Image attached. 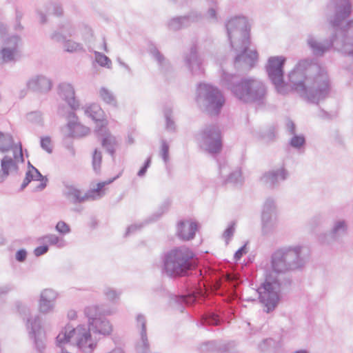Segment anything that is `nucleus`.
Listing matches in <instances>:
<instances>
[{"label":"nucleus","instance_id":"obj_44","mask_svg":"<svg viewBox=\"0 0 353 353\" xmlns=\"http://www.w3.org/2000/svg\"><path fill=\"white\" fill-rule=\"evenodd\" d=\"M305 143V138L303 134H294L289 142V145L296 150H300Z\"/></svg>","mask_w":353,"mask_h":353},{"label":"nucleus","instance_id":"obj_64","mask_svg":"<svg viewBox=\"0 0 353 353\" xmlns=\"http://www.w3.org/2000/svg\"><path fill=\"white\" fill-rule=\"evenodd\" d=\"M286 127H287V129L288 130V132L291 134H296V126H295V124L294 123L291 121V120H289L286 124Z\"/></svg>","mask_w":353,"mask_h":353},{"label":"nucleus","instance_id":"obj_14","mask_svg":"<svg viewBox=\"0 0 353 353\" xmlns=\"http://www.w3.org/2000/svg\"><path fill=\"white\" fill-rule=\"evenodd\" d=\"M227 35L231 48H234L232 39H238L240 41L250 40V27L245 17H235L225 23Z\"/></svg>","mask_w":353,"mask_h":353},{"label":"nucleus","instance_id":"obj_41","mask_svg":"<svg viewBox=\"0 0 353 353\" xmlns=\"http://www.w3.org/2000/svg\"><path fill=\"white\" fill-rule=\"evenodd\" d=\"M21 43V39L19 35L14 34L8 37L4 41V46L18 52V47Z\"/></svg>","mask_w":353,"mask_h":353},{"label":"nucleus","instance_id":"obj_23","mask_svg":"<svg viewBox=\"0 0 353 353\" xmlns=\"http://www.w3.org/2000/svg\"><path fill=\"white\" fill-rule=\"evenodd\" d=\"M68 123L66 125L68 129L69 137L73 138L82 137L90 132V128L81 125L78 121V117L75 112H69L67 115Z\"/></svg>","mask_w":353,"mask_h":353},{"label":"nucleus","instance_id":"obj_19","mask_svg":"<svg viewBox=\"0 0 353 353\" xmlns=\"http://www.w3.org/2000/svg\"><path fill=\"white\" fill-rule=\"evenodd\" d=\"M58 94L64 100L72 110H77L80 101L75 97V91L71 83L62 82L58 85Z\"/></svg>","mask_w":353,"mask_h":353},{"label":"nucleus","instance_id":"obj_26","mask_svg":"<svg viewBox=\"0 0 353 353\" xmlns=\"http://www.w3.org/2000/svg\"><path fill=\"white\" fill-rule=\"evenodd\" d=\"M198 225L194 221H180L177 224L176 234L183 241H189L194 238Z\"/></svg>","mask_w":353,"mask_h":353},{"label":"nucleus","instance_id":"obj_43","mask_svg":"<svg viewBox=\"0 0 353 353\" xmlns=\"http://www.w3.org/2000/svg\"><path fill=\"white\" fill-rule=\"evenodd\" d=\"M276 345L277 342L274 339L268 338L262 341V342L259 345V349L262 352H267L274 349Z\"/></svg>","mask_w":353,"mask_h":353},{"label":"nucleus","instance_id":"obj_25","mask_svg":"<svg viewBox=\"0 0 353 353\" xmlns=\"http://www.w3.org/2000/svg\"><path fill=\"white\" fill-rule=\"evenodd\" d=\"M233 347L232 342L212 340L202 343L199 347L201 353L227 352Z\"/></svg>","mask_w":353,"mask_h":353},{"label":"nucleus","instance_id":"obj_6","mask_svg":"<svg viewBox=\"0 0 353 353\" xmlns=\"http://www.w3.org/2000/svg\"><path fill=\"white\" fill-rule=\"evenodd\" d=\"M318 70H319V65L312 59L299 61L288 75L289 92L293 91L301 97L306 90L311 77Z\"/></svg>","mask_w":353,"mask_h":353},{"label":"nucleus","instance_id":"obj_24","mask_svg":"<svg viewBox=\"0 0 353 353\" xmlns=\"http://www.w3.org/2000/svg\"><path fill=\"white\" fill-rule=\"evenodd\" d=\"M57 293L52 289L43 290L40 295L39 310L42 314H48L53 311Z\"/></svg>","mask_w":353,"mask_h":353},{"label":"nucleus","instance_id":"obj_48","mask_svg":"<svg viewBox=\"0 0 353 353\" xmlns=\"http://www.w3.org/2000/svg\"><path fill=\"white\" fill-rule=\"evenodd\" d=\"M46 12L48 14H53L57 17H60L63 14V8L58 3L50 2L46 6Z\"/></svg>","mask_w":353,"mask_h":353},{"label":"nucleus","instance_id":"obj_29","mask_svg":"<svg viewBox=\"0 0 353 353\" xmlns=\"http://www.w3.org/2000/svg\"><path fill=\"white\" fill-rule=\"evenodd\" d=\"M223 320L220 315L214 311L205 312L196 323L198 327H205L210 325L216 326L220 325Z\"/></svg>","mask_w":353,"mask_h":353},{"label":"nucleus","instance_id":"obj_30","mask_svg":"<svg viewBox=\"0 0 353 353\" xmlns=\"http://www.w3.org/2000/svg\"><path fill=\"white\" fill-rule=\"evenodd\" d=\"M195 299V296L190 292L188 295L172 294L170 296V300L175 303L176 308L180 312H183L185 307L192 305L194 303Z\"/></svg>","mask_w":353,"mask_h":353},{"label":"nucleus","instance_id":"obj_56","mask_svg":"<svg viewBox=\"0 0 353 353\" xmlns=\"http://www.w3.org/2000/svg\"><path fill=\"white\" fill-rule=\"evenodd\" d=\"M51 140L49 137H45L41 138V147L43 150H46L48 153L50 154L52 152V149L50 147Z\"/></svg>","mask_w":353,"mask_h":353},{"label":"nucleus","instance_id":"obj_12","mask_svg":"<svg viewBox=\"0 0 353 353\" xmlns=\"http://www.w3.org/2000/svg\"><path fill=\"white\" fill-rule=\"evenodd\" d=\"M250 40L241 41L239 47L232 48L237 54L233 61L234 67L237 72L245 73L255 65L258 60V52L256 50H250Z\"/></svg>","mask_w":353,"mask_h":353},{"label":"nucleus","instance_id":"obj_21","mask_svg":"<svg viewBox=\"0 0 353 353\" xmlns=\"http://www.w3.org/2000/svg\"><path fill=\"white\" fill-rule=\"evenodd\" d=\"M288 176V172L283 168L265 172L260 177V181L270 188H274L280 181H285Z\"/></svg>","mask_w":353,"mask_h":353},{"label":"nucleus","instance_id":"obj_22","mask_svg":"<svg viewBox=\"0 0 353 353\" xmlns=\"http://www.w3.org/2000/svg\"><path fill=\"white\" fill-rule=\"evenodd\" d=\"M136 326L140 329V341L137 345V350L139 353H150V343L147 336L146 318L142 314L136 317Z\"/></svg>","mask_w":353,"mask_h":353},{"label":"nucleus","instance_id":"obj_57","mask_svg":"<svg viewBox=\"0 0 353 353\" xmlns=\"http://www.w3.org/2000/svg\"><path fill=\"white\" fill-rule=\"evenodd\" d=\"M32 181H34V176L33 173L32 172V170H28L26 172L25 179H23V181L21 185L19 190L20 191L23 190Z\"/></svg>","mask_w":353,"mask_h":353},{"label":"nucleus","instance_id":"obj_63","mask_svg":"<svg viewBox=\"0 0 353 353\" xmlns=\"http://www.w3.org/2000/svg\"><path fill=\"white\" fill-rule=\"evenodd\" d=\"M75 110H72L71 109V110H69L68 107L65 106V105H59L58 107V110H57V114L61 116V117H64L67 119V115L68 114L69 112H74Z\"/></svg>","mask_w":353,"mask_h":353},{"label":"nucleus","instance_id":"obj_40","mask_svg":"<svg viewBox=\"0 0 353 353\" xmlns=\"http://www.w3.org/2000/svg\"><path fill=\"white\" fill-rule=\"evenodd\" d=\"M64 49L68 52H85L81 43H77L70 39L66 40L64 43Z\"/></svg>","mask_w":353,"mask_h":353},{"label":"nucleus","instance_id":"obj_62","mask_svg":"<svg viewBox=\"0 0 353 353\" xmlns=\"http://www.w3.org/2000/svg\"><path fill=\"white\" fill-rule=\"evenodd\" d=\"M28 252L25 249H20L17 251L15 254L16 260L19 262H23L27 258Z\"/></svg>","mask_w":353,"mask_h":353},{"label":"nucleus","instance_id":"obj_31","mask_svg":"<svg viewBox=\"0 0 353 353\" xmlns=\"http://www.w3.org/2000/svg\"><path fill=\"white\" fill-rule=\"evenodd\" d=\"M15 148H19V143H14L12 136L10 134L0 132V151L6 152L12 150L14 153Z\"/></svg>","mask_w":353,"mask_h":353},{"label":"nucleus","instance_id":"obj_11","mask_svg":"<svg viewBox=\"0 0 353 353\" xmlns=\"http://www.w3.org/2000/svg\"><path fill=\"white\" fill-rule=\"evenodd\" d=\"M117 178H118V176L105 181L99 182L97 185V188L90 189L85 194H83L81 190L75 188L74 185H65L63 194L73 204L82 203L89 200H97L105 195L103 188L106 185L112 183Z\"/></svg>","mask_w":353,"mask_h":353},{"label":"nucleus","instance_id":"obj_5","mask_svg":"<svg viewBox=\"0 0 353 353\" xmlns=\"http://www.w3.org/2000/svg\"><path fill=\"white\" fill-rule=\"evenodd\" d=\"M303 247L299 245L284 246L277 249L271 256V268L277 272L302 270L307 263L303 254Z\"/></svg>","mask_w":353,"mask_h":353},{"label":"nucleus","instance_id":"obj_51","mask_svg":"<svg viewBox=\"0 0 353 353\" xmlns=\"http://www.w3.org/2000/svg\"><path fill=\"white\" fill-rule=\"evenodd\" d=\"M147 221L148 219L142 223H134L129 225L126 230L125 236H128V235L133 234L137 231L141 230L146 224L148 223L146 222Z\"/></svg>","mask_w":353,"mask_h":353},{"label":"nucleus","instance_id":"obj_18","mask_svg":"<svg viewBox=\"0 0 353 353\" xmlns=\"http://www.w3.org/2000/svg\"><path fill=\"white\" fill-rule=\"evenodd\" d=\"M202 18L203 15L201 12L192 10L185 16L171 19L168 23V26L170 30L176 31L187 28L192 23L199 22Z\"/></svg>","mask_w":353,"mask_h":353},{"label":"nucleus","instance_id":"obj_1","mask_svg":"<svg viewBox=\"0 0 353 353\" xmlns=\"http://www.w3.org/2000/svg\"><path fill=\"white\" fill-rule=\"evenodd\" d=\"M327 10L334 12L333 16L327 14L334 32L329 38L323 40L314 34H309L306 39L309 49L316 57H321L332 48L353 57V20L348 21L345 27H339L352 12L350 0H331Z\"/></svg>","mask_w":353,"mask_h":353},{"label":"nucleus","instance_id":"obj_42","mask_svg":"<svg viewBox=\"0 0 353 353\" xmlns=\"http://www.w3.org/2000/svg\"><path fill=\"white\" fill-rule=\"evenodd\" d=\"M102 161L101 152L98 149H95L92 153V164L94 171L96 173H99L101 170V164Z\"/></svg>","mask_w":353,"mask_h":353},{"label":"nucleus","instance_id":"obj_10","mask_svg":"<svg viewBox=\"0 0 353 353\" xmlns=\"http://www.w3.org/2000/svg\"><path fill=\"white\" fill-rule=\"evenodd\" d=\"M286 58L283 56L270 57L265 65V71L277 93L285 95L289 93V86L284 80V66Z\"/></svg>","mask_w":353,"mask_h":353},{"label":"nucleus","instance_id":"obj_37","mask_svg":"<svg viewBox=\"0 0 353 353\" xmlns=\"http://www.w3.org/2000/svg\"><path fill=\"white\" fill-rule=\"evenodd\" d=\"M172 109L166 107L163 110V114L165 119V129L169 132H175L176 124L172 118Z\"/></svg>","mask_w":353,"mask_h":353},{"label":"nucleus","instance_id":"obj_15","mask_svg":"<svg viewBox=\"0 0 353 353\" xmlns=\"http://www.w3.org/2000/svg\"><path fill=\"white\" fill-rule=\"evenodd\" d=\"M276 208L272 198H268L263 206L261 212L262 233L268 235L273 232L276 227Z\"/></svg>","mask_w":353,"mask_h":353},{"label":"nucleus","instance_id":"obj_17","mask_svg":"<svg viewBox=\"0 0 353 353\" xmlns=\"http://www.w3.org/2000/svg\"><path fill=\"white\" fill-rule=\"evenodd\" d=\"M24 161L22 145L19 142V148H15L14 150L12 157L5 155L1 159V170L3 172V175H6L7 176L12 172L17 173L19 171L18 163H23Z\"/></svg>","mask_w":353,"mask_h":353},{"label":"nucleus","instance_id":"obj_4","mask_svg":"<svg viewBox=\"0 0 353 353\" xmlns=\"http://www.w3.org/2000/svg\"><path fill=\"white\" fill-rule=\"evenodd\" d=\"M195 256L194 252L184 245L163 252L161 256L162 274L172 279L187 276L192 270V260Z\"/></svg>","mask_w":353,"mask_h":353},{"label":"nucleus","instance_id":"obj_38","mask_svg":"<svg viewBox=\"0 0 353 353\" xmlns=\"http://www.w3.org/2000/svg\"><path fill=\"white\" fill-rule=\"evenodd\" d=\"M210 8L206 13V17L211 22L215 23L218 21V17L216 13L217 3L216 0H206Z\"/></svg>","mask_w":353,"mask_h":353},{"label":"nucleus","instance_id":"obj_53","mask_svg":"<svg viewBox=\"0 0 353 353\" xmlns=\"http://www.w3.org/2000/svg\"><path fill=\"white\" fill-rule=\"evenodd\" d=\"M52 40L58 42L63 43L66 41V35H65L58 28V30L54 31L50 36Z\"/></svg>","mask_w":353,"mask_h":353},{"label":"nucleus","instance_id":"obj_34","mask_svg":"<svg viewBox=\"0 0 353 353\" xmlns=\"http://www.w3.org/2000/svg\"><path fill=\"white\" fill-rule=\"evenodd\" d=\"M172 201L170 199H165L159 205L158 210L148 217L147 223H152L159 220L163 214L167 212L171 205Z\"/></svg>","mask_w":353,"mask_h":353},{"label":"nucleus","instance_id":"obj_59","mask_svg":"<svg viewBox=\"0 0 353 353\" xmlns=\"http://www.w3.org/2000/svg\"><path fill=\"white\" fill-rule=\"evenodd\" d=\"M72 137H69V134L65 135L63 138V145L70 152L72 155H74L75 151L72 145Z\"/></svg>","mask_w":353,"mask_h":353},{"label":"nucleus","instance_id":"obj_49","mask_svg":"<svg viewBox=\"0 0 353 353\" xmlns=\"http://www.w3.org/2000/svg\"><path fill=\"white\" fill-rule=\"evenodd\" d=\"M55 230L61 234L65 235L71 232L70 225L63 221L57 222Z\"/></svg>","mask_w":353,"mask_h":353},{"label":"nucleus","instance_id":"obj_61","mask_svg":"<svg viewBox=\"0 0 353 353\" xmlns=\"http://www.w3.org/2000/svg\"><path fill=\"white\" fill-rule=\"evenodd\" d=\"M247 252V243H245L235 252L234 254V259L236 261L240 260L243 255L246 254Z\"/></svg>","mask_w":353,"mask_h":353},{"label":"nucleus","instance_id":"obj_55","mask_svg":"<svg viewBox=\"0 0 353 353\" xmlns=\"http://www.w3.org/2000/svg\"><path fill=\"white\" fill-rule=\"evenodd\" d=\"M161 154L163 161L167 163L169 161V145L165 140L161 141Z\"/></svg>","mask_w":353,"mask_h":353},{"label":"nucleus","instance_id":"obj_46","mask_svg":"<svg viewBox=\"0 0 353 353\" xmlns=\"http://www.w3.org/2000/svg\"><path fill=\"white\" fill-rule=\"evenodd\" d=\"M95 55V61L97 63H99L102 67H105L108 68H110L112 65V61L110 59L105 55L104 54L99 52H94Z\"/></svg>","mask_w":353,"mask_h":353},{"label":"nucleus","instance_id":"obj_2","mask_svg":"<svg viewBox=\"0 0 353 353\" xmlns=\"http://www.w3.org/2000/svg\"><path fill=\"white\" fill-rule=\"evenodd\" d=\"M221 84L241 102L245 104L263 105L267 96V87L261 80L243 77L223 71Z\"/></svg>","mask_w":353,"mask_h":353},{"label":"nucleus","instance_id":"obj_36","mask_svg":"<svg viewBox=\"0 0 353 353\" xmlns=\"http://www.w3.org/2000/svg\"><path fill=\"white\" fill-rule=\"evenodd\" d=\"M148 50L152 57L158 62L161 68L165 66L166 61L164 56L161 53V52L153 43H150L148 46Z\"/></svg>","mask_w":353,"mask_h":353},{"label":"nucleus","instance_id":"obj_33","mask_svg":"<svg viewBox=\"0 0 353 353\" xmlns=\"http://www.w3.org/2000/svg\"><path fill=\"white\" fill-rule=\"evenodd\" d=\"M38 241L41 243H48L50 245H56L59 248H63L65 245L64 239L53 234H48L41 236L38 239Z\"/></svg>","mask_w":353,"mask_h":353},{"label":"nucleus","instance_id":"obj_28","mask_svg":"<svg viewBox=\"0 0 353 353\" xmlns=\"http://www.w3.org/2000/svg\"><path fill=\"white\" fill-rule=\"evenodd\" d=\"M85 114L97 123V131L102 130L105 126V114L99 105L92 103L85 110Z\"/></svg>","mask_w":353,"mask_h":353},{"label":"nucleus","instance_id":"obj_8","mask_svg":"<svg viewBox=\"0 0 353 353\" xmlns=\"http://www.w3.org/2000/svg\"><path fill=\"white\" fill-rule=\"evenodd\" d=\"M196 101L209 114L218 115L225 103V99L217 87L200 83L197 85Z\"/></svg>","mask_w":353,"mask_h":353},{"label":"nucleus","instance_id":"obj_45","mask_svg":"<svg viewBox=\"0 0 353 353\" xmlns=\"http://www.w3.org/2000/svg\"><path fill=\"white\" fill-rule=\"evenodd\" d=\"M34 172L35 173L34 181H39L41 183L35 188V191H42L47 186L48 178L46 176H43L37 168H34Z\"/></svg>","mask_w":353,"mask_h":353},{"label":"nucleus","instance_id":"obj_39","mask_svg":"<svg viewBox=\"0 0 353 353\" xmlns=\"http://www.w3.org/2000/svg\"><path fill=\"white\" fill-rule=\"evenodd\" d=\"M243 182L241 170H235L228 176L223 181V184L232 183L233 185H241Z\"/></svg>","mask_w":353,"mask_h":353},{"label":"nucleus","instance_id":"obj_60","mask_svg":"<svg viewBox=\"0 0 353 353\" xmlns=\"http://www.w3.org/2000/svg\"><path fill=\"white\" fill-rule=\"evenodd\" d=\"M48 250H49L48 245L43 243L42 245H39L34 250V254L36 256H40L41 255L45 254L46 253H47Z\"/></svg>","mask_w":353,"mask_h":353},{"label":"nucleus","instance_id":"obj_35","mask_svg":"<svg viewBox=\"0 0 353 353\" xmlns=\"http://www.w3.org/2000/svg\"><path fill=\"white\" fill-rule=\"evenodd\" d=\"M99 96L105 103L114 107H117V102L116 97L114 94L108 89L105 88V87L101 88L99 90Z\"/></svg>","mask_w":353,"mask_h":353},{"label":"nucleus","instance_id":"obj_58","mask_svg":"<svg viewBox=\"0 0 353 353\" xmlns=\"http://www.w3.org/2000/svg\"><path fill=\"white\" fill-rule=\"evenodd\" d=\"M28 121L39 123L41 121V113L39 111L31 112L27 114Z\"/></svg>","mask_w":353,"mask_h":353},{"label":"nucleus","instance_id":"obj_27","mask_svg":"<svg viewBox=\"0 0 353 353\" xmlns=\"http://www.w3.org/2000/svg\"><path fill=\"white\" fill-rule=\"evenodd\" d=\"M185 61L193 75H200L203 73L202 63L195 46L190 48L189 54L185 57Z\"/></svg>","mask_w":353,"mask_h":353},{"label":"nucleus","instance_id":"obj_16","mask_svg":"<svg viewBox=\"0 0 353 353\" xmlns=\"http://www.w3.org/2000/svg\"><path fill=\"white\" fill-rule=\"evenodd\" d=\"M348 225L343 219L336 220L333 223L331 230L319 236L321 243L332 245L334 243H341L343 237L347 234Z\"/></svg>","mask_w":353,"mask_h":353},{"label":"nucleus","instance_id":"obj_52","mask_svg":"<svg viewBox=\"0 0 353 353\" xmlns=\"http://www.w3.org/2000/svg\"><path fill=\"white\" fill-rule=\"evenodd\" d=\"M59 30L67 37H72L75 34V29L70 23L60 25Z\"/></svg>","mask_w":353,"mask_h":353},{"label":"nucleus","instance_id":"obj_47","mask_svg":"<svg viewBox=\"0 0 353 353\" xmlns=\"http://www.w3.org/2000/svg\"><path fill=\"white\" fill-rule=\"evenodd\" d=\"M17 53V51L13 49H10L9 47L4 46L1 50L2 59L5 62L13 61Z\"/></svg>","mask_w":353,"mask_h":353},{"label":"nucleus","instance_id":"obj_9","mask_svg":"<svg viewBox=\"0 0 353 353\" xmlns=\"http://www.w3.org/2000/svg\"><path fill=\"white\" fill-rule=\"evenodd\" d=\"M16 307L19 313L26 317V325L29 337L34 341L35 349L39 353H42L46 348V332L41 325V319L39 316L34 318L30 316V309L20 302L16 303Z\"/></svg>","mask_w":353,"mask_h":353},{"label":"nucleus","instance_id":"obj_7","mask_svg":"<svg viewBox=\"0 0 353 353\" xmlns=\"http://www.w3.org/2000/svg\"><path fill=\"white\" fill-rule=\"evenodd\" d=\"M332 90V83L327 72L319 65V70L311 77L306 90L301 97L308 102L318 105L326 99Z\"/></svg>","mask_w":353,"mask_h":353},{"label":"nucleus","instance_id":"obj_20","mask_svg":"<svg viewBox=\"0 0 353 353\" xmlns=\"http://www.w3.org/2000/svg\"><path fill=\"white\" fill-rule=\"evenodd\" d=\"M26 87L33 92L46 94L51 90L52 82L50 79L43 74H37L28 79Z\"/></svg>","mask_w":353,"mask_h":353},{"label":"nucleus","instance_id":"obj_3","mask_svg":"<svg viewBox=\"0 0 353 353\" xmlns=\"http://www.w3.org/2000/svg\"><path fill=\"white\" fill-rule=\"evenodd\" d=\"M286 272H277L273 269L267 270L264 281L257 289L259 299L266 313L273 312L281 299V291L290 288L292 280L288 276L281 274Z\"/></svg>","mask_w":353,"mask_h":353},{"label":"nucleus","instance_id":"obj_54","mask_svg":"<svg viewBox=\"0 0 353 353\" xmlns=\"http://www.w3.org/2000/svg\"><path fill=\"white\" fill-rule=\"evenodd\" d=\"M104 294L108 300L114 301L116 299H119L121 292H117L112 288H106L104 290Z\"/></svg>","mask_w":353,"mask_h":353},{"label":"nucleus","instance_id":"obj_50","mask_svg":"<svg viewBox=\"0 0 353 353\" xmlns=\"http://www.w3.org/2000/svg\"><path fill=\"white\" fill-rule=\"evenodd\" d=\"M235 221H232L228 228L225 230L223 236L225 239L226 243H228L230 240L232 239V237L234 235V231H235Z\"/></svg>","mask_w":353,"mask_h":353},{"label":"nucleus","instance_id":"obj_32","mask_svg":"<svg viewBox=\"0 0 353 353\" xmlns=\"http://www.w3.org/2000/svg\"><path fill=\"white\" fill-rule=\"evenodd\" d=\"M117 145V141L116 137L111 135L110 134L105 135L101 139L102 147L112 157L113 159H114Z\"/></svg>","mask_w":353,"mask_h":353},{"label":"nucleus","instance_id":"obj_13","mask_svg":"<svg viewBox=\"0 0 353 353\" xmlns=\"http://www.w3.org/2000/svg\"><path fill=\"white\" fill-rule=\"evenodd\" d=\"M198 140L205 150L211 154H219L222 150L221 132L216 125H205L198 134Z\"/></svg>","mask_w":353,"mask_h":353}]
</instances>
